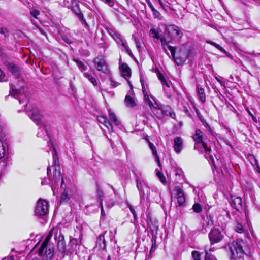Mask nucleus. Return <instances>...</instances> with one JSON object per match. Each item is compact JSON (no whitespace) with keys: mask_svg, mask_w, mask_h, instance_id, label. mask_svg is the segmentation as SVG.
Here are the masks:
<instances>
[{"mask_svg":"<svg viewBox=\"0 0 260 260\" xmlns=\"http://www.w3.org/2000/svg\"><path fill=\"white\" fill-rule=\"evenodd\" d=\"M150 35L151 37L156 39L157 40H160L164 51L166 52L167 54L169 55V53L167 50V48H168L171 52V54L173 60L178 65L182 64L188 58L189 53L187 52H184L182 50H181L180 51L181 56L176 57L175 48L169 45L170 41H168L165 37L159 36L158 31L157 29L151 28L150 30Z\"/></svg>","mask_w":260,"mask_h":260,"instance_id":"obj_1","label":"nucleus"},{"mask_svg":"<svg viewBox=\"0 0 260 260\" xmlns=\"http://www.w3.org/2000/svg\"><path fill=\"white\" fill-rule=\"evenodd\" d=\"M231 258L234 260H244L243 254L249 253V246L246 240L237 239L228 245Z\"/></svg>","mask_w":260,"mask_h":260,"instance_id":"obj_2","label":"nucleus"},{"mask_svg":"<svg viewBox=\"0 0 260 260\" xmlns=\"http://www.w3.org/2000/svg\"><path fill=\"white\" fill-rule=\"evenodd\" d=\"M46 135L49 139V143L48 144L49 146L50 145L51 147H52V153L53 155V165H52V167L53 168V176L52 178H50V180H53L55 183H57L60 180H61V187H62V185L64 183V180L61 175V173L60 172V168L59 164V159L58 157L57 156V152L54 147L53 144L51 141V139L50 138L49 134L47 133L48 131H45Z\"/></svg>","mask_w":260,"mask_h":260,"instance_id":"obj_3","label":"nucleus"},{"mask_svg":"<svg viewBox=\"0 0 260 260\" xmlns=\"http://www.w3.org/2000/svg\"><path fill=\"white\" fill-rule=\"evenodd\" d=\"M193 139L195 141L194 150H198L201 147L203 148L206 152L210 151V149L208 148L207 144L205 143L207 136L203 131H196V134L193 136Z\"/></svg>","mask_w":260,"mask_h":260,"instance_id":"obj_4","label":"nucleus"},{"mask_svg":"<svg viewBox=\"0 0 260 260\" xmlns=\"http://www.w3.org/2000/svg\"><path fill=\"white\" fill-rule=\"evenodd\" d=\"M154 113L159 119H161L165 116H168L173 119H174L176 117L174 110L168 106H162L159 105L158 108H157L156 111L154 112Z\"/></svg>","mask_w":260,"mask_h":260,"instance_id":"obj_5","label":"nucleus"},{"mask_svg":"<svg viewBox=\"0 0 260 260\" xmlns=\"http://www.w3.org/2000/svg\"><path fill=\"white\" fill-rule=\"evenodd\" d=\"M28 116L37 124L42 125L44 128H47V122L44 119L43 115L38 109H33L29 112Z\"/></svg>","mask_w":260,"mask_h":260,"instance_id":"obj_6","label":"nucleus"},{"mask_svg":"<svg viewBox=\"0 0 260 260\" xmlns=\"http://www.w3.org/2000/svg\"><path fill=\"white\" fill-rule=\"evenodd\" d=\"M165 31L168 37L172 40L176 39L177 41H180L183 36V32L181 29L174 24L167 26Z\"/></svg>","mask_w":260,"mask_h":260,"instance_id":"obj_7","label":"nucleus"},{"mask_svg":"<svg viewBox=\"0 0 260 260\" xmlns=\"http://www.w3.org/2000/svg\"><path fill=\"white\" fill-rule=\"evenodd\" d=\"M48 212V203L42 199H40L37 202L35 209V215L38 217H43L47 214Z\"/></svg>","mask_w":260,"mask_h":260,"instance_id":"obj_8","label":"nucleus"},{"mask_svg":"<svg viewBox=\"0 0 260 260\" xmlns=\"http://www.w3.org/2000/svg\"><path fill=\"white\" fill-rule=\"evenodd\" d=\"M209 240L211 245L219 243L224 238L221 231L217 228H213L208 234Z\"/></svg>","mask_w":260,"mask_h":260,"instance_id":"obj_9","label":"nucleus"},{"mask_svg":"<svg viewBox=\"0 0 260 260\" xmlns=\"http://www.w3.org/2000/svg\"><path fill=\"white\" fill-rule=\"evenodd\" d=\"M141 82L142 85V89L145 102L149 106L151 109L154 108L155 111H156L157 108H158L159 105L157 104L155 99L152 96L147 94L144 86V82H142V80H141Z\"/></svg>","mask_w":260,"mask_h":260,"instance_id":"obj_10","label":"nucleus"},{"mask_svg":"<svg viewBox=\"0 0 260 260\" xmlns=\"http://www.w3.org/2000/svg\"><path fill=\"white\" fill-rule=\"evenodd\" d=\"M93 62L99 71H101L104 73L108 72L107 64L102 56L95 58Z\"/></svg>","mask_w":260,"mask_h":260,"instance_id":"obj_11","label":"nucleus"},{"mask_svg":"<svg viewBox=\"0 0 260 260\" xmlns=\"http://www.w3.org/2000/svg\"><path fill=\"white\" fill-rule=\"evenodd\" d=\"M81 239L78 240L75 238L70 237V242L69 243V251L71 253H75L77 254L79 253V249L80 246Z\"/></svg>","mask_w":260,"mask_h":260,"instance_id":"obj_12","label":"nucleus"},{"mask_svg":"<svg viewBox=\"0 0 260 260\" xmlns=\"http://www.w3.org/2000/svg\"><path fill=\"white\" fill-rule=\"evenodd\" d=\"M21 90H17L14 88L13 86H11L10 87V93L15 98L18 99L19 101L20 104L23 103V99L25 97L24 93L25 89L24 88Z\"/></svg>","mask_w":260,"mask_h":260,"instance_id":"obj_13","label":"nucleus"},{"mask_svg":"<svg viewBox=\"0 0 260 260\" xmlns=\"http://www.w3.org/2000/svg\"><path fill=\"white\" fill-rule=\"evenodd\" d=\"M56 231H58L57 229H53L49 232L48 235L46 237L45 239L43 242L41 247L38 249V253L39 254V255H42L43 254L45 248H46V246L48 245V243L50 239L51 238L53 234H55Z\"/></svg>","mask_w":260,"mask_h":260,"instance_id":"obj_14","label":"nucleus"},{"mask_svg":"<svg viewBox=\"0 0 260 260\" xmlns=\"http://www.w3.org/2000/svg\"><path fill=\"white\" fill-rule=\"evenodd\" d=\"M121 71V76L126 79L128 84L132 86L128 79L131 76V70L126 63H122L119 67Z\"/></svg>","mask_w":260,"mask_h":260,"instance_id":"obj_15","label":"nucleus"},{"mask_svg":"<svg viewBox=\"0 0 260 260\" xmlns=\"http://www.w3.org/2000/svg\"><path fill=\"white\" fill-rule=\"evenodd\" d=\"M183 147V140L180 137H177L174 140V148L177 153H180Z\"/></svg>","mask_w":260,"mask_h":260,"instance_id":"obj_16","label":"nucleus"},{"mask_svg":"<svg viewBox=\"0 0 260 260\" xmlns=\"http://www.w3.org/2000/svg\"><path fill=\"white\" fill-rule=\"evenodd\" d=\"M175 191L177 192V199L178 205L180 206H183L185 202V198L182 189L179 187H177L175 188Z\"/></svg>","mask_w":260,"mask_h":260,"instance_id":"obj_17","label":"nucleus"},{"mask_svg":"<svg viewBox=\"0 0 260 260\" xmlns=\"http://www.w3.org/2000/svg\"><path fill=\"white\" fill-rule=\"evenodd\" d=\"M8 68L15 78H19L20 77L21 71L18 67L13 63H9Z\"/></svg>","mask_w":260,"mask_h":260,"instance_id":"obj_18","label":"nucleus"},{"mask_svg":"<svg viewBox=\"0 0 260 260\" xmlns=\"http://www.w3.org/2000/svg\"><path fill=\"white\" fill-rule=\"evenodd\" d=\"M231 206L237 211L242 210V201L240 197L235 198L231 202Z\"/></svg>","mask_w":260,"mask_h":260,"instance_id":"obj_19","label":"nucleus"},{"mask_svg":"<svg viewBox=\"0 0 260 260\" xmlns=\"http://www.w3.org/2000/svg\"><path fill=\"white\" fill-rule=\"evenodd\" d=\"M106 247L105 240L103 235L101 234L97 238L95 247L99 250L104 249Z\"/></svg>","mask_w":260,"mask_h":260,"instance_id":"obj_20","label":"nucleus"},{"mask_svg":"<svg viewBox=\"0 0 260 260\" xmlns=\"http://www.w3.org/2000/svg\"><path fill=\"white\" fill-rule=\"evenodd\" d=\"M124 103L126 106L129 108H133L137 105L134 99L128 94L125 98Z\"/></svg>","mask_w":260,"mask_h":260,"instance_id":"obj_21","label":"nucleus"},{"mask_svg":"<svg viewBox=\"0 0 260 260\" xmlns=\"http://www.w3.org/2000/svg\"><path fill=\"white\" fill-rule=\"evenodd\" d=\"M72 10L74 12L75 14L77 15L80 20L82 21V23H84L85 25H87V23L85 21V20L83 18V15L81 12V11L79 9L78 5H75L73 7Z\"/></svg>","mask_w":260,"mask_h":260,"instance_id":"obj_22","label":"nucleus"},{"mask_svg":"<svg viewBox=\"0 0 260 260\" xmlns=\"http://www.w3.org/2000/svg\"><path fill=\"white\" fill-rule=\"evenodd\" d=\"M99 122L103 124L105 127L109 129L110 127L112 128L111 124L107 120V118L105 116H99L98 117Z\"/></svg>","mask_w":260,"mask_h":260,"instance_id":"obj_23","label":"nucleus"},{"mask_svg":"<svg viewBox=\"0 0 260 260\" xmlns=\"http://www.w3.org/2000/svg\"><path fill=\"white\" fill-rule=\"evenodd\" d=\"M197 94L199 98L202 103H204L206 102V95L204 89L202 87L197 86Z\"/></svg>","mask_w":260,"mask_h":260,"instance_id":"obj_24","label":"nucleus"},{"mask_svg":"<svg viewBox=\"0 0 260 260\" xmlns=\"http://www.w3.org/2000/svg\"><path fill=\"white\" fill-rule=\"evenodd\" d=\"M150 229L151 234H152V235L153 237V238L152 239V241L153 243V245H152V249L154 245H155V239H154V237H156V235H157V231H158V228L155 224H152L151 225H150Z\"/></svg>","mask_w":260,"mask_h":260,"instance_id":"obj_25","label":"nucleus"},{"mask_svg":"<svg viewBox=\"0 0 260 260\" xmlns=\"http://www.w3.org/2000/svg\"><path fill=\"white\" fill-rule=\"evenodd\" d=\"M145 139L149 143V147L151 149V150L153 152V154L156 157L158 166H160V162L158 156L157 155V151H156L155 146L149 141V140H148L147 137Z\"/></svg>","mask_w":260,"mask_h":260,"instance_id":"obj_26","label":"nucleus"},{"mask_svg":"<svg viewBox=\"0 0 260 260\" xmlns=\"http://www.w3.org/2000/svg\"><path fill=\"white\" fill-rule=\"evenodd\" d=\"M84 76L87 78L94 86L98 84V80L94 78L90 73L85 72L83 73Z\"/></svg>","mask_w":260,"mask_h":260,"instance_id":"obj_27","label":"nucleus"},{"mask_svg":"<svg viewBox=\"0 0 260 260\" xmlns=\"http://www.w3.org/2000/svg\"><path fill=\"white\" fill-rule=\"evenodd\" d=\"M47 259H50L54 253L53 248L50 245H47L46 248H45L44 252Z\"/></svg>","mask_w":260,"mask_h":260,"instance_id":"obj_28","label":"nucleus"},{"mask_svg":"<svg viewBox=\"0 0 260 260\" xmlns=\"http://www.w3.org/2000/svg\"><path fill=\"white\" fill-rule=\"evenodd\" d=\"M157 77L159 80L161 81L163 86L165 85L167 87L169 88V85L165 79V77L162 74H161L160 72H158L157 73Z\"/></svg>","mask_w":260,"mask_h":260,"instance_id":"obj_29","label":"nucleus"},{"mask_svg":"<svg viewBox=\"0 0 260 260\" xmlns=\"http://www.w3.org/2000/svg\"><path fill=\"white\" fill-rule=\"evenodd\" d=\"M70 198L66 191H63L61 194L60 202L61 204L67 203Z\"/></svg>","mask_w":260,"mask_h":260,"instance_id":"obj_30","label":"nucleus"},{"mask_svg":"<svg viewBox=\"0 0 260 260\" xmlns=\"http://www.w3.org/2000/svg\"><path fill=\"white\" fill-rule=\"evenodd\" d=\"M156 175H157V177L159 178V179H160L161 183H163L164 184H165L166 183V178L164 176V174L160 171H158V169H156Z\"/></svg>","mask_w":260,"mask_h":260,"instance_id":"obj_31","label":"nucleus"},{"mask_svg":"<svg viewBox=\"0 0 260 260\" xmlns=\"http://www.w3.org/2000/svg\"><path fill=\"white\" fill-rule=\"evenodd\" d=\"M205 251L206 253L205 260H213L214 257L208 252L209 251H210V249L208 248L207 246H206L205 248Z\"/></svg>","mask_w":260,"mask_h":260,"instance_id":"obj_32","label":"nucleus"},{"mask_svg":"<svg viewBox=\"0 0 260 260\" xmlns=\"http://www.w3.org/2000/svg\"><path fill=\"white\" fill-rule=\"evenodd\" d=\"M247 158L251 165L253 166H255V165L258 163L255 156L253 154H249L247 156Z\"/></svg>","mask_w":260,"mask_h":260,"instance_id":"obj_33","label":"nucleus"},{"mask_svg":"<svg viewBox=\"0 0 260 260\" xmlns=\"http://www.w3.org/2000/svg\"><path fill=\"white\" fill-rule=\"evenodd\" d=\"M235 231L239 233H243L245 232V229L243 228L242 225L240 223L237 222L235 226Z\"/></svg>","mask_w":260,"mask_h":260,"instance_id":"obj_34","label":"nucleus"},{"mask_svg":"<svg viewBox=\"0 0 260 260\" xmlns=\"http://www.w3.org/2000/svg\"><path fill=\"white\" fill-rule=\"evenodd\" d=\"M74 61L76 63L77 66L81 71H83L86 69V67L84 64V63L81 61L76 59H74Z\"/></svg>","mask_w":260,"mask_h":260,"instance_id":"obj_35","label":"nucleus"},{"mask_svg":"<svg viewBox=\"0 0 260 260\" xmlns=\"http://www.w3.org/2000/svg\"><path fill=\"white\" fill-rule=\"evenodd\" d=\"M113 39L115 40V41L117 42V44H120L121 43V45L124 48H126V45L125 43L123 41V40L120 38V36L119 35H115L113 37Z\"/></svg>","mask_w":260,"mask_h":260,"instance_id":"obj_36","label":"nucleus"},{"mask_svg":"<svg viewBox=\"0 0 260 260\" xmlns=\"http://www.w3.org/2000/svg\"><path fill=\"white\" fill-rule=\"evenodd\" d=\"M109 117H110V119L114 122V123L115 125H119L120 123L117 119L116 116L114 113L110 112H109Z\"/></svg>","mask_w":260,"mask_h":260,"instance_id":"obj_37","label":"nucleus"},{"mask_svg":"<svg viewBox=\"0 0 260 260\" xmlns=\"http://www.w3.org/2000/svg\"><path fill=\"white\" fill-rule=\"evenodd\" d=\"M192 209L196 213H199L202 211V207L198 203H194L192 206Z\"/></svg>","mask_w":260,"mask_h":260,"instance_id":"obj_38","label":"nucleus"},{"mask_svg":"<svg viewBox=\"0 0 260 260\" xmlns=\"http://www.w3.org/2000/svg\"><path fill=\"white\" fill-rule=\"evenodd\" d=\"M58 232L57 231H56L55 235L54 236V239L57 242L59 241H64V238L63 235L61 234L60 231L59 233L58 236H57Z\"/></svg>","mask_w":260,"mask_h":260,"instance_id":"obj_39","label":"nucleus"},{"mask_svg":"<svg viewBox=\"0 0 260 260\" xmlns=\"http://www.w3.org/2000/svg\"><path fill=\"white\" fill-rule=\"evenodd\" d=\"M58 243V248L59 250L61 252H64L66 250V243L65 241H59Z\"/></svg>","mask_w":260,"mask_h":260,"instance_id":"obj_40","label":"nucleus"},{"mask_svg":"<svg viewBox=\"0 0 260 260\" xmlns=\"http://www.w3.org/2000/svg\"><path fill=\"white\" fill-rule=\"evenodd\" d=\"M0 34L4 35L5 38H8L9 36V31L6 27H0Z\"/></svg>","mask_w":260,"mask_h":260,"instance_id":"obj_41","label":"nucleus"},{"mask_svg":"<svg viewBox=\"0 0 260 260\" xmlns=\"http://www.w3.org/2000/svg\"><path fill=\"white\" fill-rule=\"evenodd\" d=\"M152 13L154 18L157 19L159 20H161L162 19V16L161 15L159 11H158L156 9L152 11Z\"/></svg>","mask_w":260,"mask_h":260,"instance_id":"obj_42","label":"nucleus"},{"mask_svg":"<svg viewBox=\"0 0 260 260\" xmlns=\"http://www.w3.org/2000/svg\"><path fill=\"white\" fill-rule=\"evenodd\" d=\"M191 254L193 260H201V254L199 251H193Z\"/></svg>","mask_w":260,"mask_h":260,"instance_id":"obj_43","label":"nucleus"},{"mask_svg":"<svg viewBox=\"0 0 260 260\" xmlns=\"http://www.w3.org/2000/svg\"><path fill=\"white\" fill-rule=\"evenodd\" d=\"M207 43L214 46V47H215L216 48H217L221 51L223 52H225V50H224V49L221 46H220L219 44H218L216 43H214L213 42L210 41H207Z\"/></svg>","mask_w":260,"mask_h":260,"instance_id":"obj_44","label":"nucleus"},{"mask_svg":"<svg viewBox=\"0 0 260 260\" xmlns=\"http://www.w3.org/2000/svg\"><path fill=\"white\" fill-rule=\"evenodd\" d=\"M40 14V12L39 10L36 9H32L30 11V14L32 16H33L36 19H38V16H39Z\"/></svg>","mask_w":260,"mask_h":260,"instance_id":"obj_45","label":"nucleus"},{"mask_svg":"<svg viewBox=\"0 0 260 260\" xmlns=\"http://www.w3.org/2000/svg\"><path fill=\"white\" fill-rule=\"evenodd\" d=\"M109 132V134L110 135V136H109L108 135H107V134H105V133H104V135H105L107 138L110 140V141H111L112 140V137H114V136H115V135H116V131H108Z\"/></svg>","mask_w":260,"mask_h":260,"instance_id":"obj_46","label":"nucleus"},{"mask_svg":"<svg viewBox=\"0 0 260 260\" xmlns=\"http://www.w3.org/2000/svg\"><path fill=\"white\" fill-rule=\"evenodd\" d=\"M97 194L99 199L100 204H101V200H103L102 197H103V192L99 188L97 189Z\"/></svg>","mask_w":260,"mask_h":260,"instance_id":"obj_47","label":"nucleus"},{"mask_svg":"<svg viewBox=\"0 0 260 260\" xmlns=\"http://www.w3.org/2000/svg\"><path fill=\"white\" fill-rule=\"evenodd\" d=\"M109 80L110 81V85L113 87H115L120 84V83L114 81L111 77L110 78Z\"/></svg>","mask_w":260,"mask_h":260,"instance_id":"obj_48","label":"nucleus"},{"mask_svg":"<svg viewBox=\"0 0 260 260\" xmlns=\"http://www.w3.org/2000/svg\"><path fill=\"white\" fill-rule=\"evenodd\" d=\"M183 111L186 114V115H187L188 117L192 118L191 114L190 113V112H189V111L188 110L186 107L184 106L183 107Z\"/></svg>","mask_w":260,"mask_h":260,"instance_id":"obj_49","label":"nucleus"},{"mask_svg":"<svg viewBox=\"0 0 260 260\" xmlns=\"http://www.w3.org/2000/svg\"><path fill=\"white\" fill-rule=\"evenodd\" d=\"M137 187L138 189L140 191H142L143 183L141 182H139L138 180H137Z\"/></svg>","mask_w":260,"mask_h":260,"instance_id":"obj_50","label":"nucleus"},{"mask_svg":"<svg viewBox=\"0 0 260 260\" xmlns=\"http://www.w3.org/2000/svg\"><path fill=\"white\" fill-rule=\"evenodd\" d=\"M5 153V150L4 146H0V159L2 158Z\"/></svg>","mask_w":260,"mask_h":260,"instance_id":"obj_51","label":"nucleus"},{"mask_svg":"<svg viewBox=\"0 0 260 260\" xmlns=\"http://www.w3.org/2000/svg\"><path fill=\"white\" fill-rule=\"evenodd\" d=\"M5 75L3 72L2 70L0 69V82L7 81V80L5 79Z\"/></svg>","mask_w":260,"mask_h":260,"instance_id":"obj_52","label":"nucleus"},{"mask_svg":"<svg viewBox=\"0 0 260 260\" xmlns=\"http://www.w3.org/2000/svg\"><path fill=\"white\" fill-rule=\"evenodd\" d=\"M104 2L110 7H112L114 5V0H104Z\"/></svg>","mask_w":260,"mask_h":260,"instance_id":"obj_53","label":"nucleus"},{"mask_svg":"<svg viewBox=\"0 0 260 260\" xmlns=\"http://www.w3.org/2000/svg\"><path fill=\"white\" fill-rule=\"evenodd\" d=\"M100 204V206H101V215L104 216L105 215V214L104 209H103L102 200H101V204Z\"/></svg>","mask_w":260,"mask_h":260,"instance_id":"obj_54","label":"nucleus"},{"mask_svg":"<svg viewBox=\"0 0 260 260\" xmlns=\"http://www.w3.org/2000/svg\"><path fill=\"white\" fill-rule=\"evenodd\" d=\"M63 40L67 43L68 44H71L72 43V41L70 40V39L69 38H68V37H64L63 38Z\"/></svg>","mask_w":260,"mask_h":260,"instance_id":"obj_55","label":"nucleus"},{"mask_svg":"<svg viewBox=\"0 0 260 260\" xmlns=\"http://www.w3.org/2000/svg\"><path fill=\"white\" fill-rule=\"evenodd\" d=\"M148 5L151 9L152 12L154 10H155V8L153 7V5L152 4V3L151 2H149L148 3Z\"/></svg>","mask_w":260,"mask_h":260,"instance_id":"obj_56","label":"nucleus"},{"mask_svg":"<svg viewBox=\"0 0 260 260\" xmlns=\"http://www.w3.org/2000/svg\"><path fill=\"white\" fill-rule=\"evenodd\" d=\"M135 41L137 46V47L138 49H140L141 48L140 43L135 38Z\"/></svg>","mask_w":260,"mask_h":260,"instance_id":"obj_57","label":"nucleus"},{"mask_svg":"<svg viewBox=\"0 0 260 260\" xmlns=\"http://www.w3.org/2000/svg\"><path fill=\"white\" fill-rule=\"evenodd\" d=\"M129 209L131 210V212H132V213L133 214V216L134 217H135V216H136V212L134 210V208H133L131 206H129Z\"/></svg>","mask_w":260,"mask_h":260,"instance_id":"obj_58","label":"nucleus"},{"mask_svg":"<svg viewBox=\"0 0 260 260\" xmlns=\"http://www.w3.org/2000/svg\"><path fill=\"white\" fill-rule=\"evenodd\" d=\"M255 169L256 170V171L258 172V173H260V167L258 165V163H257V164H256L255 165Z\"/></svg>","mask_w":260,"mask_h":260,"instance_id":"obj_59","label":"nucleus"},{"mask_svg":"<svg viewBox=\"0 0 260 260\" xmlns=\"http://www.w3.org/2000/svg\"><path fill=\"white\" fill-rule=\"evenodd\" d=\"M247 112H248V114H249L250 115H251V117H252V118L253 120H255V117H254L253 115L252 114V113H251V112H250L249 110H247Z\"/></svg>","mask_w":260,"mask_h":260,"instance_id":"obj_60","label":"nucleus"},{"mask_svg":"<svg viewBox=\"0 0 260 260\" xmlns=\"http://www.w3.org/2000/svg\"><path fill=\"white\" fill-rule=\"evenodd\" d=\"M47 175L49 176V173H51V169H50V166H48L47 167Z\"/></svg>","mask_w":260,"mask_h":260,"instance_id":"obj_61","label":"nucleus"},{"mask_svg":"<svg viewBox=\"0 0 260 260\" xmlns=\"http://www.w3.org/2000/svg\"><path fill=\"white\" fill-rule=\"evenodd\" d=\"M114 202L113 201H111V202H110L108 204V205L109 206H110V207H112V206H113L114 205Z\"/></svg>","mask_w":260,"mask_h":260,"instance_id":"obj_62","label":"nucleus"},{"mask_svg":"<svg viewBox=\"0 0 260 260\" xmlns=\"http://www.w3.org/2000/svg\"><path fill=\"white\" fill-rule=\"evenodd\" d=\"M126 50V52L128 53L129 55H131L132 52L131 50L126 46V48H125Z\"/></svg>","mask_w":260,"mask_h":260,"instance_id":"obj_63","label":"nucleus"},{"mask_svg":"<svg viewBox=\"0 0 260 260\" xmlns=\"http://www.w3.org/2000/svg\"><path fill=\"white\" fill-rule=\"evenodd\" d=\"M159 5H160V7L162 9H165V6H164V5L163 4V3L162 2H160V4Z\"/></svg>","mask_w":260,"mask_h":260,"instance_id":"obj_64","label":"nucleus"}]
</instances>
